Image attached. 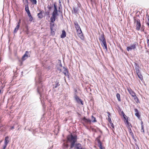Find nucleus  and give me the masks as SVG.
Here are the masks:
<instances>
[{"instance_id": "30", "label": "nucleus", "mask_w": 149, "mask_h": 149, "mask_svg": "<svg viewBox=\"0 0 149 149\" xmlns=\"http://www.w3.org/2000/svg\"><path fill=\"white\" fill-rule=\"evenodd\" d=\"M91 120L93 122H96L95 118L93 117V116H91Z\"/></svg>"}, {"instance_id": "42", "label": "nucleus", "mask_w": 149, "mask_h": 149, "mask_svg": "<svg viewBox=\"0 0 149 149\" xmlns=\"http://www.w3.org/2000/svg\"><path fill=\"white\" fill-rule=\"evenodd\" d=\"M61 8V6H60H60L59 7H58V11L59 12H60V8Z\"/></svg>"}, {"instance_id": "9", "label": "nucleus", "mask_w": 149, "mask_h": 149, "mask_svg": "<svg viewBox=\"0 0 149 149\" xmlns=\"http://www.w3.org/2000/svg\"><path fill=\"white\" fill-rule=\"evenodd\" d=\"M127 91L130 93V94L133 97H135L136 94L134 91H133L130 88H127Z\"/></svg>"}, {"instance_id": "6", "label": "nucleus", "mask_w": 149, "mask_h": 149, "mask_svg": "<svg viewBox=\"0 0 149 149\" xmlns=\"http://www.w3.org/2000/svg\"><path fill=\"white\" fill-rule=\"evenodd\" d=\"M77 33L78 36L81 39L84 40V37L83 35V34L81 30L78 31H77Z\"/></svg>"}, {"instance_id": "17", "label": "nucleus", "mask_w": 149, "mask_h": 149, "mask_svg": "<svg viewBox=\"0 0 149 149\" xmlns=\"http://www.w3.org/2000/svg\"><path fill=\"white\" fill-rule=\"evenodd\" d=\"M99 40L100 41H101L102 42L106 41L105 38L104 37V35L103 34L99 38Z\"/></svg>"}, {"instance_id": "36", "label": "nucleus", "mask_w": 149, "mask_h": 149, "mask_svg": "<svg viewBox=\"0 0 149 149\" xmlns=\"http://www.w3.org/2000/svg\"><path fill=\"white\" fill-rule=\"evenodd\" d=\"M47 8L49 10H50L52 8V7L49 5L47 6Z\"/></svg>"}, {"instance_id": "41", "label": "nucleus", "mask_w": 149, "mask_h": 149, "mask_svg": "<svg viewBox=\"0 0 149 149\" xmlns=\"http://www.w3.org/2000/svg\"><path fill=\"white\" fill-rule=\"evenodd\" d=\"M80 103L82 105L83 104V102L81 100L79 102V103Z\"/></svg>"}, {"instance_id": "31", "label": "nucleus", "mask_w": 149, "mask_h": 149, "mask_svg": "<svg viewBox=\"0 0 149 149\" xmlns=\"http://www.w3.org/2000/svg\"><path fill=\"white\" fill-rule=\"evenodd\" d=\"M64 73L65 75H66L68 73V71L67 69L65 68H64Z\"/></svg>"}, {"instance_id": "37", "label": "nucleus", "mask_w": 149, "mask_h": 149, "mask_svg": "<svg viewBox=\"0 0 149 149\" xmlns=\"http://www.w3.org/2000/svg\"><path fill=\"white\" fill-rule=\"evenodd\" d=\"M54 30H55V29H54V30H53V31H51V33L52 34V35H54V34L55 33H54Z\"/></svg>"}, {"instance_id": "18", "label": "nucleus", "mask_w": 149, "mask_h": 149, "mask_svg": "<svg viewBox=\"0 0 149 149\" xmlns=\"http://www.w3.org/2000/svg\"><path fill=\"white\" fill-rule=\"evenodd\" d=\"M20 25H19V23H17V25L16 26L15 28V29L14 31V33H16L17 31L19 29V27Z\"/></svg>"}, {"instance_id": "46", "label": "nucleus", "mask_w": 149, "mask_h": 149, "mask_svg": "<svg viewBox=\"0 0 149 149\" xmlns=\"http://www.w3.org/2000/svg\"><path fill=\"white\" fill-rule=\"evenodd\" d=\"M14 128V127L13 126L11 127L10 128V129H11V130L13 129Z\"/></svg>"}, {"instance_id": "24", "label": "nucleus", "mask_w": 149, "mask_h": 149, "mask_svg": "<svg viewBox=\"0 0 149 149\" xmlns=\"http://www.w3.org/2000/svg\"><path fill=\"white\" fill-rule=\"evenodd\" d=\"M75 99L77 102L78 103H79V102L81 100V99H79V98L77 96H75Z\"/></svg>"}, {"instance_id": "1", "label": "nucleus", "mask_w": 149, "mask_h": 149, "mask_svg": "<svg viewBox=\"0 0 149 149\" xmlns=\"http://www.w3.org/2000/svg\"><path fill=\"white\" fill-rule=\"evenodd\" d=\"M54 9L53 11L52 14V16L50 18L51 23H50V28L51 31H53L54 30V22L55 21L56 18L57 16H58V11L57 10V6L56 3H54Z\"/></svg>"}, {"instance_id": "19", "label": "nucleus", "mask_w": 149, "mask_h": 149, "mask_svg": "<svg viewBox=\"0 0 149 149\" xmlns=\"http://www.w3.org/2000/svg\"><path fill=\"white\" fill-rule=\"evenodd\" d=\"M76 149H83L81 144L79 143H78L76 144Z\"/></svg>"}, {"instance_id": "13", "label": "nucleus", "mask_w": 149, "mask_h": 149, "mask_svg": "<svg viewBox=\"0 0 149 149\" xmlns=\"http://www.w3.org/2000/svg\"><path fill=\"white\" fill-rule=\"evenodd\" d=\"M66 36V33L65 31L64 30L62 31V33L61 35V38H64Z\"/></svg>"}, {"instance_id": "43", "label": "nucleus", "mask_w": 149, "mask_h": 149, "mask_svg": "<svg viewBox=\"0 0 149 149\" xmlns=\"http://www.w3.org/2000/svg\"><path fill=\"white\" fill-rule=\"evenodd\" d=\"M59 3L60 4V6H61V1H60V0L59 1Z\"/></svg>"}, {"instance_id": "45", "label": "nucleus", "mask_w": 149, "mask_h": 149, "mask_svg": "<svg viewBox=\"0 0 149 149\" xmlns=\"http://www.w3.org/2000/svg\"><path fill=\"white\" fill-rule=\"evenodd\" d=\"M147 43L148 44V45L149 46V40H148V41H147Z\"/></svg>"}, {"instance_id": "15", "label": "nucleus", "mask_w": 149, "mask_h": 149, "mask_svg": "<svg viewBox=\"0 0 149 149\" xmlns=\"http://www.w3.org/2000/svg\"><path fill=\"white\" fill-rule=\"evenodd\" d=\"M102 42V45L103 46V47H104V48L106 50L107 49V43L106 41H103Z\"/></svg>"}, {"instance_id": "26", "label": "nucleus", "mask_w": 149, "mask_h": 149, "mask_svg": "<svg viewBox=\"0 0 149 149\" xmlns=\"http://www.w3.org/2000/svg\"><path fill=\"white\" fill-rule=\"evenodd\" d=\"M116 97L118 101H120V95L118 93L116 94Z\"/></svg>"}, {"instance_id": "49", "label": "nucleus", "mask_w": 149, "mask_h": 149, "mask_svg": "<svg viewBox=\"0 0 149 149\" xmlns=\"http://www.w3.org/2000/svg\"><path fill=\"white\" fill-rule=\"evenodd\" d=\"M47 0L48 1H50L51 0Z\"/></svg>"}, {"instance_id": "11", "label": "nucleus", "mask_w": 149, "mask_h": 149, "mask_svg": "<svg viewBox=\"0 0 149 149\" xmlns=\"http://www.w3.org/2000/svg\"><path fill=\"white\" fill-rule=\"evenodd\" d=\"M97 142L98 146L100 149H105V148L104 147H102V143L99 139L97 140Z\"/></svg>"}, {"instance_id": "12", "label": "nucleus", "mask_w": 149, "mask_h": 149, "mask_svg": "<svg viewBox=\"0 0 149 149\" xmlns=\"http://www.w3.org/2000/svg\"><path fill=\"white\" fill-rule=\"evenodd\" d=\"M44 13V11L43 10L41 11L40 13L38 14V16L39 18L41 19L43 17V15L42 14Z\"/></svg>"}, {"instance_id": "34", "label": "nucleus", "mask_w": 149, "mask_h": 149, "mask_svg": "<svg viewBox=\"0 0 149 149\" xmlns=\"http://www.w3.org/2000/svg\"><path fill=\"white\" fill-rule=\"evenodd\" d=\"M45 15H49V11H47L45 13Z\"/></svg>"}, {"instance_id": "8", "label": "nucleus", "mask_w": 149, "mask_h": 149, "mask_svg": "<svg viewBox=\"0 0 149 149\" xmlns=\"http://www.w3.org/2000/svg\"><path fill=\"white\" fill-rule=\"evenodd\" d=\"M74 25L76 29L77 30V32L78 31H80V30H81L79 25L77 21H74Z\"/></svg>"}, {"instance_id": "4", "label": "nucleus", "mask_w": 149, "mask_h": 149, "mask_svg": "<svg viewBox=\"0 0 149 149\" xmlns=\"http://www.w3.org/2000/svg\"><path fill=\"white\" fill-rule=\"evenodd\" d=\"M134 22L136 24V29L137 31H139L141 26L140 20L139 19H134Z\"/></svg>"}, {"instance_id": "3", "label": "nucleus", "mask_w": 149, "mask_h": 149, "mask_svg": "<svg viewBox=\"0 0 149 149\" xmlns=\"http://www.w3.org/2000/svg\"><path fill=\"white\" fill-rule=\"evenodd\" d=\"M138 44L136 42H135L134 43L131 44L130 46L127 47V50L128 51H131L132 50H134L138 46Z\"/></svg>"}, {"instance_id": "35", "label": "nucleus", "mask_w": 149, "mask_h": 149, "mask_svg": "<svg viewBox=\"0 0 149 149\" xmlns=\"http://www.w3.org/2000/svg\"><path fill=\"white\" fill-rule=\"evenodd\" d=\"M110 125L111 126V127L114 128V125L113 124V123L112 122H111V123H110Z\"/></svg>"}, {"instance_id": "21", "label": "nucleus", "mask_w": 149, "mask_h": 149, "mask_svg": "<svg viewBox=\"0 0 149 149\" xmlns=\"http://www.w3.org/2000/svg\"><path fill=\"white\" fill-rule=\"evenodd\" d=\"M136 65V66L135 68V69L136 70V72L137 74H139V73H140V71H139V66H137Z\"/></svg>"}, {"instance_id": "23", "label": "nucleus", "mask_w": 149, "mask_h": 149, "mask_svg": "<svg viewBox=\"0 0 149 149\" xmlns=\"http://www.w3.org/2000/svg\"><path fill=\"white\" fill-rule=\"evenodd\" d=\"M27 15L29 18V20L31 22L32 21L33 19V18L31 13H30L29 14H28Z\"/></svg>"}, {"instance_id": "32", "label": "nucleus", "mask_w": 149, "mask_h": 149, "mask_svg": "<svg viewBox=\"0 0 149 149\" xmlns=\"http://www.w3.org/2000/svg\"><path fill=\"white\" fill-rule=\"evenodd\" d=\"M134 99L136 101V102L137 103L139 101V100L138 97L135 96V97H134Z\"/></svg>"}, {"instance_id": "40", "label": "nucleus", "mask_w": 149, "mask_h": 149, "mask_svg": "<svg viewBox=\"0 0 149 149\" xmlns=\"http://www.w3.org/2000/svg\"><path fill=\"white\" fill-rule=\"evenodd\" d=\"M146 38H147V41L148 40H149V35L147 36Z\"/></svg>"}, {"instance_id": "27", "label": "nucleus", "mask_w": 149, "mask_h": 149, "mask_svg": "<svg viewBox=\"0 0 149 149\" xmlns=\"http://www.w3.org/2000/svg\"><path fill=\"white\" fill-rule=\"evenodd\" d=\"M141 132H142L143 133L144 132V127L143 125V123L142 122H141Z\"/></svg>"}, {"instance_id": "33", "label": "nucleus", "mask_w": 149, "mask_h": 149, "mask_svg": "<svg viewBox=\"0 0 149 149\" xmlns=\"http://www.w3.org/2000/svg\"><path fill=\"white\" fill-rule=\"evenodd\" d=\"M147 24L149 26V16H148L147 17Z\"/></svg>"}, {"instance_id": "14", "label": "nucleus", "mask_w": 149, "mask_h": 149, "mask_svg": "<svg viewBox=\"0 0 149 149\" xmlns=\"http://www.w3.org/2000/svg\"><path fill=\"white\" fill-rule=\"evenodd\" d=\"M83 120L87 123H89L90 124L91 122V121L90 119L86 118L85 117L83 118Z\"/></svg>"}, {"instance_id": "25", "label": "nucleus", "mask_w": 149, "mask_h": 149, "mask_svg": "<svg viewBox=\"0 0 149 149\" xmlns=\"http://www.w3.org/2000/svg\"><path fill=\"white\" fill-rule=\"evenodd\" d=\"M33 5H36L37 2L36 0H30Z\"/></svg>"}, {"instance_id": "5", "label": "nucleus", "mask_w": 149, "mask_h": 149, "mask_svg": "<svg viewBox=\"0 0 149 149\" xmlns=\"http://www.w3.org/2000/svg\"><path fill=\"white\" fill-rule=\"evenodd\" d=\"M23 1L24 3H25V2H26V3H27V4L25 5V10L27 14H29V13H30L29 9V6L28 5V1L27 0H25V1H24V0H23Z\"/></svg>"}, {"instance_id": "47", "label": "nucleus", "mask_w": 149, "mask_h": 149, "mask_svg": "<svg viewBox=\"0 0 149 149\" xmlns=\"http://www.w3.org/2000/svg\"><path fill=\"white\" fill-rule=\"evenodd\" d=\"M38 92L40 94V91L38 89Z\"/></svg>"}, {"instance_id": "10", "label": "nucleus", "mask_w": 149, "mask_h": 149, "mask_svg": "<svg viewBox=\"0 0 149 149\" xmlns=\"http://www.w3.org/2000/svg\"><path fill=\"white\" fill-rule=\"evenodd\" d=\"M29 52L28 51H26L25 54L22 56V59L23 60H25L29 56V55H28Z\"/></svg>"}, {"instance_id": "39", "label": "nucleus", "mask_w": 149, "mask_h": 149, "mask_svg": "<svg viewBox=\"0 0 149 149\" xmlns=\"http://www.w3.org/2000/svg\"><path fill=\"white\" fill-rule=\"evenodd\" d=\"M107 113L108 114V118L110 117V116L111 115L110 113L109 112H107Z\"/></svg>"}, {"instance_id": "28", "label": "nucleus", "mask_w": 149, "mask_h": 149, "mask_svg": "<svg viewBox=\"0 0 149 149\" xmlns=\"http://www.w3.org/2000/svg\"><path fill=\"white\" fill-rule=\"evenodd\" d=\"M139 78L141 80H142L143 79V76L140 73L137 74Z\"/></svg>"}, {"instance_id": "2", "label": "nucleus", "mask_w": 149, "mask_h": 149, "mask_svg": "<svg viewBox=\"0 0 149 149\" xmlns=\"http://www.w3.org/2000/svg\"><path fill=\"white\" fill-rule=\"evenodd\" d=\"M68 140L71 143L70 148H72L74 146L75 143L77 141V137L74 136L71 134L68 136Z\"/></svg>"}, {"instance_id": "7", "label": "nucleus", "mask_w": 149, "mask_h": 149, "mask_svg": "<svg viewBox=\"0 0 149 149\" xmlns=\"http://www.w3.org/2000/svg\"><path fill=\"white\" fill-rule=\"evenodd\" d=\"M9 137L7 136L6 137L5 139L4 145L3 148V149H5L6 148L7 144L9 143Z\"/></svg>"}, {"instance_id": "29", "label": "nucleus", "mask_w": 149, "mask_h": 149, "mask_svg": "<svg viewBox=\"0 0 149 149\" xmlns=\"http://www.w3.org/2000/svg\"><path fill=\"white\" fill-rule=\"evenodd\" d=\"M129 132L130 133V134L132 136L133 138V139H134V136L133 134V133L131 130L130 129L129 130Z\"/></svg>"}, {"instance_id": "22", "label": "nucleus", "mask_w": 149, "mask_h": 149, "mask_svg": "<svg viewBox=\"0 0 149 149\" xmlns=\"http://www.w3.org/2000/svg\"><path fill=\"white\" fill-rule=\"evenodd\" d=\"M136 65V66L135 68V69L136 70V72L137 74H139V73H140V71H139V66H137Z\"/></svg>"}, {"instance_id": "38", "label": "nucleus", "mask_w": 149, "mask_h": 149, "mask_svg": "<svg viewBox=\"0 0 149 149\" xmlns=\"http://www.w3.org/2000/svg\"><path fill=\"white\" fill-rule=\"evenodd\" d=\"M108 118V121H109V123H110L112 122L110 117H109Z\"/></svg>"}, {"instance_id": "20", "label": "nucleus", "mask_w": 149, "mask_h": 149, "mask_svg": "<svg viewBox=\"0 0 149 149\" xmlns=\"http://www.w3.org/2000/svg\"><path fill=\"white\" fill-rule=\"evenodd\" d=\"M55 85H53V86L54 88H57L58 86H59L60 85V84H59V81H56L55 83Z\"/></svg>"}, {"instance_id": "48", "label": "nucleus", "mask_w": 149, "mask_h": 149, "mask_svg": "<svg viewBox=\"0 0 149 149\" xmlns=\"http://www.w3.org/2000/svg\"><path fill=\"white\" fill-rule=\"evenodd\" d=\"M21 22V20H19V22L18 23H19V25H20V23Z\"/></svg>"}, {"instance_id": "16", "label": "nucleus", "mask_w": 149, "mask_h": 149, "mask_svg": "<svg viewBox=\"0 0 149 149\" xmlns=\"http://www.w3.org/2000/svg\"><path fill=\"white\" fill-rule=\"evenodd\" d=\"M135 112V115L138 118H139L140 117V115L139 114V111L136 109H134Z\"/></svg>"}, {"instance_id": "44", "label": "nucleus", "mask_w": 149, "mask_h": 149, "mask_svg": "<svg viewBox=\"0 0 149 149\" xmlns=\"http://www.w3.org/2000/svg\"><path fill=\"white\" fill-rule=\"evenodd\" d=\"M74 10L75 13H77V10H76V9H74Z\"/></svg>"}]
</instances>
